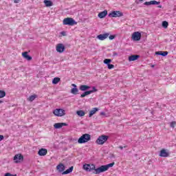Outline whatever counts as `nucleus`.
Instances as JSON below:
<instances>
[{
	"label": "nucleus",
	"mask_w": 176,
	"mask_h": 176,
	"mask_svg": "<svg viewBox=\"0 0 176 176\" xmlns=\"http://www.w3.org/2000/svg\"><path fill=\"white\" fill-rule=\"evenodd\" d=\"M109 38L110 39V41H112V39H115V36L111 35L109 36Z\"/></svg>",
	"instance_id": "nucleus-36"
},
{
	"label": "nucleus",
	"mask_w": 176,
	"mask_h": 176,
	"mask_svg": "<svg viewBox=\"0 0 176 176\" xmlns=\"http://www.w3.org/2000/svg\"><path fill=\"white\" fill-rule=\"evenodd\" d=\"M113 56H118V53L113 52Z\"/></svg>",
	"instance_id": "nucleus-42"
},
{
	"label": "nucleus",
	"mask_w": 176,
	"mask_h": 176,
	"mask_svg": "<svg viewBox=\"0 0 176 176\" xmlns=\"http://www.w3.org/2000/svg\"><path fill=\"white\" fill-rule=\"evenodd\" d=\"M53 113L54 115H55V116H58V117L65 116V110L62 109H56L55 110H54Z\"/></svg>",
	"instance_id": "nucleus-5"
},
{
	"label": "nucleus",
	"mask_w": 176,
	"mask_h": 176,
	"mask_svg": "<svg viewBox=\"0 0 176 176\" xmlns=\"http://www.w3.org/2000/svg\"><path fill=\"white\" fill-rule=\"evenodd\" d=\"M20 2V0H14V3H19Z\"/></svg>",
	"instance_id": "nucleus-39"
},
{
	"label": "nucleus",
	"mask_w": 176,
	"mask_h": 176,
	"mask_svg": "<svg viewBox=\"0 0 176 176\" xmlns=\"http://www.w3.org/2000/svg\"><path fill=\"white\" fill-rule=\"evenodd\" d=\"M72 86H73L74 88H76V85L72 84Z\"/></svg>",
	"instance_id": "nucleus-40"
},
{
	"label": "nucleus",
	"mask_w": 176,
	"mask_h": 176,
	"mask_svg": "<svg viewBox=\"0 0 176 176\" xmlns=\"http://www.w3.org/2000/svg\"><path fill=\"white\" fill-rule=\"evenodd\" d=\"M15 163H20L24 160V157L21 154H16L14 157Z\"/></svg>",
	"instance_id": "nucleus-7"
},
{
	"label": "nucleus",
	"mask_w": 176,
	"mask_h": 176,
	"mask_svg": "<svg viewBox=\"0 0 176 176\" xmlns=\"http://www.w3.org/2000/svg\"><path fill=\"white\" fill-rule=\"evenodd\" d=\"M112 61L111 59H104V64H106L107 65H109V63Z\"/></svg>",
	"instance_id": "nucleus-30"
},
{
	"label": "nucleus",
	"mask_w": 176,
	"mask_h": 176,
	"mask_svg": "<svg viewBox=\"0 0 176 176\" xmlns=\"http://www.w3.org/2000/svg\"><path fill=\"white\" fill-rule=\"evenodd\" d=\"M91 140V136L89 133L83 134L78 140V144H85Z\"/></svg>",
	"instance_id": "nucleus-2"
},
{
	"label": "nucleus",
	"mask_w": 176,
	"mask_h": 176,
	"mask_svg": "<svg viewBox=\"0 0 176 176\" xmlns=\"http://www.w3.org/2000/svg\"><path fill=\"white\" fill-rule=\"evenodd\" d=\"M100 115H101V116H105V113H104V112H101V113H100Z\"/></svg>",
	"instance_id": "nucleus-41"
},
{
	"label": "nucleus",
	"mask_w": 176,
	"mask_h": 176,
	"mask_svg": "<svg viewBox=\"0 0 176 176\" xmlns=\"http://www.w3.org/2000/svg\"><path fill=\"white\" fill-rule=\"evenodd\" d=\"M162 27L164 28H167V27H168V22L166 21H164L162 22Z\"/></svg>",
	"instance_id": "nucleus-29"
},
{
	"label": "nucleus",
	"mask_w": 176,
	"mask_h": 176,
	"mask_svg": "<svg viewBox=\"0 0 176 176\" xmlns=\"http://www.w3.org/2000/svg\"><path fill=\"white\" fill-rule=\"evenodd\" d=\"M108 138H109V136L102 135L98 138L96 142L98 145H104V144L108 141Z\"/></svg>",
	"instance_id": "nucleus-3"
},
{
	"label": "nucleus",
	"mask_w": 176,
	"mask_h": 176,
	"mask_svg": "<svg viewBox=\"0 0 176 176\" xmlns=\"http://www.w3.org/2000/svg\"><path fill=\"white\" fill-rule=\"evenodd\" d=\"M140 58V55H131L129 57V61H135V60H138Z\"/></svg>",
	"instance_id": "nucleus-18"
},
{
	"label": "nucleus",
	"mask_w": 176,
	"mask_h": 176,
	"mask_svg": "<svg viewBox=\"0 0 176 176\" xmlns=\"http://www.w3.org/2000/svg\"><path fill=\"white\" fill-rule=\"evenodd\" d=\"M123 16V12L120 11H112L109 14V17H122Z\"/></svg>",
	"instance_id": "nucleus-6"
},
{
	"label": "nucleus",
	"mask_w": 176,
	"mask_h": 176,
	"mask_svg": "<svg viewBox=\"0 0 176 176\" xmlns=\"http://www.w3.org/2000/svg\"><path fill=\"white\" fill-rule=\"evenodd\" d=\"M91 92L92 91H87L84 93H82L81 95H80V98H83L85 97H86V96H89V94H91Z\"/></svg>",
	"instance_id": "nucleus-24"
},
{
	"label": "nucleus",
	"mask_w": 176,
	"mask_h": 176,
	"mask_svg": "<svg viewBox=\"0 0 176 176\" xmlns=\"http://www.w3.org/2000/svg\"><path fill=\"white\" fill-rule=\"evenodd\" d=\"M71 93L72 94H74V95L78 94L79 89H78V88H72L71 89Z\"/></svg>",
	"instance_id": "nucleus-25"
},
{
	"label": "nucleus",
	"mask_w": 176,
	"mask_h": 176,
	"mask_svg": "<svg viewBox=\"0 0 176 176\" xmlns=\"http://www.w3.org/2000/svg\"><path fill=\"white\" fill-rule=\"evenodd\" d=\"M74 171V166H71L69 168L67 169L66 170L62 173L63 175H65L67 174H71Z\"/></svg>",
	"instance_id": "nucleus-20"
},
{
	"label": "nucleus",
	"mask_w": 176,
	"mask_h": 176,
	"mask_svg": "<svg viewBox=\"0 0 176 176\" xmlns=\"http://www.w3.org/2000/svg\"><path fill=\"white\" fill-rule=\"evenodd\" d=\"M38 96L36 95H32L29 97L28 100L29 101H34V100H35V98H36Z\"/></svg>",
	"instance_id": "nucleus-28"
},
{
	"label": "nucleus",
	"mask_w": 176,
	"mask_h": 176,
	"mask_svg": "<svg viewBox=\"0 0 176 176\" xmlns=\"http://www.w3.org/2000/svg\"><path fill=\"white\" fill-rule=\"evenodd\" d=\"M6 96V93L3 91H0V98H3Z\"/></svg>",
	"instance_id": "nucleus-31"
},
{
	"label": "nucleus",
	"mask_w": 176,
	"mask_h": 176,
	"mask_svg": "<svg viewBox=\"0 0 176 176\" xmlns=\"http://www.w3.org/2000/svg\"><path fill=\"white\" fill-rule=\"evenodd\" d=\"M56 169L59 173H64V170H65V166L63 165V164H59L57 165Z\"/></svg>",
	"instance_id": "nucleus-12"
},
{
	"label": "nucleus",
	"mask_w": 176,
	"mask_h": 176,
	"mask_svg": "<svg viewBox=\"0 0 176 176\" xmlns=\"http://www.w3.org/2000/svg\"><path fill=\"white\" fill-rule=\"evenodd\" d=\"M160 157H168V156H170V153L168 152V150L163 148L160 152Z\"/></svg>",
	"instance_id": "nucleus-8"
},
{
	"label": "nucleus",
	"mask_w": 176,
	"mask_h": 176,
	"mask_svg": "<svg viewBox=\"0 0 176 176\" xmlns=\"http://www.w3.org/2000/svg\"><path fill=\"white\" fill-rule=\"evenodd\" d=\"M108 69H113V68H115V65H113V64H109L107 65Z\"/></svg>",
	"instance_id": "nucleus-32"
},
{
	"label": "nucleus",
	"mask_w": 176,
	"mask_h": 176,
	"mask_svg": "<svg viewBox=\"0 0 176 176\" xmlns=\"http://www.w3.org/2000/svg\"><path fill=\"white\" fill-rule=\"evenodd\" d=\"M38 154L39 155V156H46V155H47V149L41 148L38 151Z\"/></svg>",
	"instance_id": "nucleus-16"
},
{
	"label": "nucleus",
	"mask_w": 176,
	"mask_h": 176,
	"mask_svg": "<svg viewBox=\"0 0 176 176\" xmlns=\"http://www.w3.org/2000/svg\"><path fill=\"white\" fill-rule=\"evenodd\" d=\"M4 137L3 135H0V141H2L3 140Z\"/></svg>",
	"instance_id": "nucleus-38"
},
{
	"label": "nucleus",
	"mask_w": 176,
	"mask_h": 176,
	"mask_svg": "<svg viewBox=\"0 0 176 176\" xmlns=\"http://www.w3.org/2000/svg\"><path fill=\"white\" fill-rule=\"evenodd\" d=\"M98 90L97 89H96V87H92V90H90L89 91H92V93H96V91H98Z\"/></svg>",
	"instance_id": "nucleus-34"
},
{
	"label": "nucleus",
	"mask_w": 176,
	"mask_h": 176,
	"mask_svg": "<svg viewBox=\"0 0 176 176\" xmlns=\"http://www.w3.org/2000/svg\"><path fill=\"white\" fill-rule=\"evenodd\" d=\"M64 50H65V46H64V44L59 43L56 45V52H58V53H63L64 52Z\"/></svg>",
	"instance_id": "nucleus-10"
},
{
	"label": "nucleus",
	"mask_w": 176,
	"mask_h": 176,
	"mask_svg": "<svg viewBox=\"0 0 176 176\" xmlns=\"http://www.w3.org/2000/svg\"><path fill=\"white\" fill-rule=\"evenodd\" d=\"M63 126H68L65 122H58L54 124V129H61Z\"/></svg>",
	"instance_id": "nucleus-15"
},
{
	"label": "nucleus",
	"mask_w": 176,
	"mask_h": 176,
	"mask_svg": "<svg viewBox=\"0 0 176 176\" xmlns=\"http://www.w3.org/2000/svg\"><path fill=\"white\" fill-rule=\"evenodd\" d=\"M158 8H162V6H159Z\"/></svg>",
	"instance_id": "nucleus-45"
},
{
	"label": "nucleus",
	"mask_w": 176,
	"mask_h": 176,
	"mask_svg": "<svg viewBox=\"0 0 176 176\" xmlns=\"http://www.w3.org/2000/svg\"><path fill=\"white\" fill-rule=\"evenodd\" d=\"M63 24L64 25H76L78 23L72 18H65L63 19Z\"/></svg>",
	"instance_id": "nucleus-4"
},
{
	"label": "nucleus",
	"mask_w": 176,
	"mask_h": 176,
	"mask_svg": "<svg viewBox=\"0 0 176 176\" xmlns=\"http://www.w3.org/2000/svg\"><path fill=\"white\" fill-rule=\"evenodd\" d=\"M113 166H115V162L102 165L98 168H96L94 164H84L83 169L85 170V171H93V170H94V174H100V173L108 171V170L111 168V167H113Z\"/></svg>",
	"instance_id": "nucleus-1"
},
{
	"label": "nucleus",
	"mask_w": 176,
	"mask_h": 176,
	"mask_svg": "<svg viewBox=\"0 0 176 176\" xmlns=\"http://www.w3.org/2000/svg\"><path fill=\"white\" fill-rule=\"evenodd\" d=\"M160 2L157 1H146L144 5H146V6H149V5H160Z\"/></svg>",
	"instance_id": "nucleus-13"
},
{
	"label": "nucleus",
	"mask_w": 176,
	"mask_h": 176,
	"mask_svg": "<svg viewBox=\"0 0 176 176\" xmlns=\"http://www.w3.org/2000/svg\"><path fill=\"white\" fill-rule=\"evenodd\" d=\"M61 34L63 35V36L65 35V32H62Z\"/></svg>",
	"instance_id": "nucleus-43"
},
{
	"label": "nucleus",
	"mask_w": 176,
	"mask_h": 176,
	"mask_svg": "<svg viewBox=\"0 0 176 176\" xmlns=\"http://www.w3.org/2000/svg\"><path fill=\"white\" fill-rule=\"evenodd\" d=\"M44 3L47 8L53 6V2H52L50 0H44Z\"/></svg>",
	"instance_id": "nucleus-22"
},
{
	"label": "nucleus",
	"mask_w": 176,
	"mask_h": 176,
	"mask_svg": "<svg viewBox=\"0 0 176 176\" xmlns=\"http://www.w3.org/2000/svg\"><path fill=\"white\" fill-rule=\"evenodd\" d=\"M155 54H157V56H162L163 57H166V56H167V54H168V52L159 51V52H155Z\"/></svg>",
	"instance_id": "nucleus-19"
},
{
	"label": "nucleus",
	"mask_w": 176,
	"mask_h": 176,
	"mask_svg": "<svg viewBox=\"0 0 176 176\" xmlns=\"http://www.w3.org/2000/svg\"><path fill=\"white\" fill-rule=\"evenodd\" d=\"M144 0H136L135 3L138 4L140 2H142Z\"/></svg>",
	"instance_id": "nucleus-37"
},
{
	"label": "nucleus",
	"mask_w": 176,
	"mask_h": 176,
	"mask_svg": "<svg viewBox=\"0 0 176 176\" xmlns=\"http://www.w3.org/2000/svg\"><path fill=\"white\" fill-rule=\"evenodd\" d=\"M175 124H176V122L175 121H173L172 122H170V127H172V129H174V127H175Z\"/></svg>",
	"instance_id": "nucleus-33"
},
{
	"label": "nucleus",
	"mask_w": 176,
	"mask_h": 176,
	"mask_svg": "<svg viewBox=\"0 0 176 176\" xmlns=\"http://www.w3.org/2000/svg\"><path fill=\"white\" fill-rule=\"evenodd\" d=\"M89 89H90V86L85 85H82L80 86V90H81V91H86V90H89Z\"/></svg>",
	"instance_id": "nucleus-21"
},
{
	"label": "nucleus",
	"mask_w": 176,
	"mask_h": 176,
	"mask_svg": "<svg viewBox=\"0 0 176 176\" xmlns=\"http://www.w3.org/2000/svg\"><path fill=\"white\" fill-rule=\"evenodd\" d=\"M132 39L133 41H140L141 40V33L140 32H135L132 34Z\"/></svg>",
	"instance_id": "nucleus-9"
},
{
	"label": "nucleus",
	"mask_w": 176,
	"mask_h": 176,
	"mask_svg": "<svg viewBox=\"0 0 176 176\" xmlns=\"http://www.w3.org/2000/svg\"><path fill=\"white\" fill-rule=\"evenodd\" d=\"M60 79L58 77H56L53 79L52 80V83L53 85H57V83H58V82H60Z\"/></svg>",
	"instance_id": "nucleus-26"
},
{
	"label": "nucleus",
	"mask_w": 176,
	"mask_h": 176,
	"mask_svg": "<svg viewBox=\"0 0 176 176\" xmlns=\"http://www.w3.org/2000/svg\"><path fill=\"white\" fill-rule=\"evenodd\" d=\"M108 36H109V33H104L98 35L97 38L99 39V41H104V39H107Z\"/></svg>",
	"instance_id": "nucleus-11"
},
{
	"label": "nucleus",
	"mask_w": 176,
	"mask_h": 176,
	"mask_svg": "<svg viewBox=\"0 0 176 176\" xmlns=\"http://www.w3.org/2000/svg\"><path fill=\"white\" fill-rule=\"evenodd\" d=\"M107 14H108V11L107 10H104V11L100 12L98 14V16L99 17V19H104V17H105Z\"/></svg>",
	"instance_id": "nucleus-17"
},
{
	"label": "nucleus",
	"mask_w": 176,
	"mask_h": 176,
	"mask_svg": "<svg viewBox=\"0 0 176 176\" xmlns=\"http://www.w3.org/2000/svg\"><path fill=\"white\" fill-rule=\"evenodd\" d=\"M22 56L23 58H25V60H28V61H31V60H32V57L31 56L28 55V52H23Z\"/></svg>",
	"instance_id": "nucleus-14"
},
{
	"label": "nucleus",
	"mask_w": 176,
	"mask_h": 176,
	"mask_svg": "<svg viewBox=\"0 0 176 176\" xmlns=\"http://www.w3.org/2000/svg\"><path fill=\"white\" fill-rule=\"evenodd\" d=\"M76 113L78 116H85V111L82 110L77 111Z\"/></svg>",
	"instance_id": "nucleus-27"
},
{
	"label": "nucleus",
	"mask_w": 176,
	"mask_h": 176,
	"mask_svg": "<svg viewBox=\"0 0 176 176\" xmlns=\"http://www.w3.org/2000/svg\"><path fill=\"white\" fill-rule=\"evenodd\" d=\"M98 111V108L95 107L92 110L89 111V118H91L93 115L96 113V112Z\"/></svg>",
	"instance_id": "nucleus-23"
},
{
	"label": "nucleus",
	"mask_w": 176,
	"mask_h": 176,
	"mask_svg": "<svg viewBox=\"0 0 176 176\" xmlns=\"http://www.w3.org/2000/svg\"><path fill=\"white\" fill-rule=\"evenodd\" d=\"M4 176H17V175H12L10 173H7L5 174Z\"/></svg>",
	"instance_id": "nucleus-35"
},
{
	"label": "nucleus",
	"mask_w": 176,
	"mask_h": 176,
	"mask_svg": "<svg viewBox=\"0 0 176 176\" xmlns=\"http://www.w3.org/2000/svg\"><path fill=\"white\" fill-rule=\"evenodd\" d=\"M119 148L122 150V149H123V146H119Z\"/></svg>",
	"instance_id": "nucleus-44"
}]
</instances>
